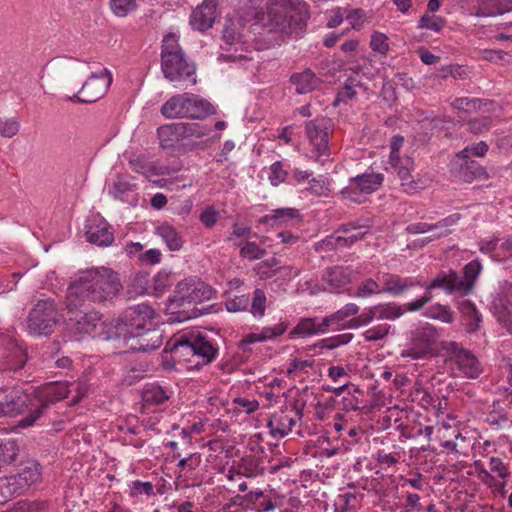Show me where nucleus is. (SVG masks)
Returning a JSON list of instances; mask_svg holds the SVG:
<instances>
[{
  "label": "nucleus",
  "mask_w": 512,
  "mask_h": 512,
  "mask_svg": "<svg viewBox=\"0 0 512 512\" xmlns=\"http://www.w3.org/2000/svg\"><path fill=\"white\" fill-rule=\"evenodd\" d=\"M217 0H203L190 15L191 26L200 32L209 29L216 18Z\"/></svg>",
  "instance_id": "nucleus-17"
},
{
  "label": "nucleus",
  "mask_w": 512,
  "mask_h": 512,
  "mask_svg": "<svg viewBox=\"0 0 512 512\" xmlns=\"http://www.w3.org/2000/svg\"><path fill=\"white\" fill-rule=\"evenodd\" d=\"M383 293V288L372 278H368L359 283L354 297L366 299L373 295H378Z\"/></svg>",
  "instance_id": "nucleus-46"
},
{
  "label": "nucleus",
  "mask_w": 512,
  "mask_h": 512,
  "mask_svg": "<svg viewBox=\"0 0 512 512\" xmlns=\"http://www.w3.org/2000/svg\"><path fill=\"white\" fill-rule=\"evenodd\" d=\"M216 291L199 278L190 277L176 285L174 295L170 298V309H176L185 303L197 304L215 297Z\"/></svg>",
  "instance_id": "nucleus-8"
},
{
  "label": "nucleus",
  "mask_w": 512,
  "mask_h": 512,
  "mask_svg": "<svg viewBox=\"0 0 512 512\" xmlns=\"http://www.w3.org/2000/svg\"><path fill=\"white\" fill-rule=\"evenodd\" d=\"M49 403L18 389H0V416L28 413L18 421L20 428L34 425L44 415Z\"/></svg>",
  "instance_id": "nucleus-3"
},
{
  "label": "nucleus",
  "mask_w": 512,
  "mask_h": 512,
  "mask_svg": "<svg viewBox=\"0 0 512 512\" xmlns=\"http://www.w3.org/2000/svg\"><path fill=\"white\" fill-rule=\"evenodd\" d=\"M352 339H353V334H351V333L339 334V335H335L330 338L323 339L321 341L320 346L322 348L332 350V349L338 348L342 345L348 344Z\"/></svg>",
  "instance_id": "nucleus-58"
},
{
  "label": "nucleus",
  "mask_w": 512,
  "mask_h": 512,
  "mask_svg": "<svg viewBox=\"0 0 512 512\" xmlns=\"http://www.w3.org/2000/svg\"><path fill=\"white\" fill-rule=\"evenodd\" d=\"M423 315L432 320H438L445 324H452L455 320V313L448 305L435 303L429 306Z\"/></svg>",
  "instance_id": "nucleus-37"
},
{
  "label": "nucleus",
  "mask_w": 512,
  "mask_h": 512,
  "mask_svg": "<svg viewBox=\"0 0 512 512\" xmlns=\"http://www.w3.org/2000/svg\"><path fill=\"white\" fill-rule=\"evenodd\" d=\"M112 83V75L106 68L94 72L82 85L79 95H74L78 102L94 103L105 95Z\"/></svg>",
  "instance_id": "nucleus-14"
},
{
  "label": "nucleus",
  "mask_w": 512,
  "mask_h": 512,
  "mask_svg": "<svg viewBox=\"0 0 512 512\" xmlns=\"http://www.w3.org/2000/svg\"><path fill=\"white\" fill-rule=\"evenodd\" d=\"M180 133L182 138H203L208 136L211 132V128L206 125L199 123H185L179 122Z\"/></svg>",
  "instance_id": "nucleus-43"
},
{
  "label": "nucleus",
  "mask_w": 512,
  "mask_h": 512,
  "mask_svg": "<svg viewBox=\"0 0 512 512\" xmlns=\"http://www.w3.org/2000/svg\"><path fill=\"white\" fill-rule=\"evenodd\" d=\"M370 47L374 52L385 55L389 50L387 36L381 32H374L371 36Z\"/></svg>",
  "instance_id": "nucleus-60"
},
{
  "label": "nucleus",
  "mask_w": 512,
  "mask_h": 512,
  "mask_svg": "<svg viewBox=\"0 0 512 512\" xmlns=\"http://www.w3.org/2000/svg\"><path fill=\"white\" fill-rule=\"evenodd\" d=\"M163 485H154L150 481L133 480L128 483L127 493L134 502L145 503L156 495H162Z\"/></svg>",
  "instance_id": "nucleus-20"
},
{
  "label": "nucleus",
  "mask_w": 512,
  "mask_h": 512,
  "mask_svg": "<svg viewBox=\"0 0 512 512\" xmlns=\"http://www.w3.org/2000/svg\"><path fill=\"white\" fill-rule=\"evenodd\" d=\"M169 399L167 391L161 386L152 384L143 391V400L148 404H162Z\"/></svg>",
  "instance_id": "nucleus-45"
},
{
  "label": "nucleus",
  "mask_w": 512,
  "mask_h": 512,
  "mask_svg": "<svg viewBox=\"0 0 512 512\" xmlns=\"http://www.w3.org/2000/svg\"><path fill=\"white\" fill-rule=\"evenodd\" d=\"M330 182L327 178L323 176H319L317 178H312L309 181V186L307 190L316 195H326L330 191Z\"/></svg>",
  "instance_id": "nucleus-61"
},
{
  "label": "nucleus",
  "mask_w": 512,
  "mask_h": 512,
  "mask_svg": "<svg viewBox=\"0 0 512 512\" xmlns=\"http://www.w3.org/2000/svg\"><path fill=\"white\" fill-rule=\"evenodd\" d=\"M161 70L164 77L182 85H194L197 82L196 66L178 43V36L167 34L162 41Z\"/></svg>",
  "instance_id": "nucleus-2"
},
{
  "label": "nucleus",
  "mask_w": 512,
  "mask_h": 512,
  "mask_svg": "<svg viewBox=\"0 0 512 512\" xmlns=\"http://www.w3.org/2000/svg\"><path fill=\"white\" fill-rule=\"evenodd\" d=\"M300 418L298 410H289L272 415L267 423L270 434L274 438H283L288 435L296 424V419Z\"/></svg>",
  "instance_id": "nucleus-19"
},
{
  "label": "nucleus",
  "mask_w": 512,
  "mask_h": 512,
  "mask_svg": "<svg viewBox=\"0 0 512 512\" xmlns=\"http://www.w3.org/2000/svg\"><path fill=\"white\" fill-rule=\"evenodd\" d=\"M266 295L265 292L257 288L253 292L250 312L254 317L262 318L266 311Z\"/></svg>",
  "instance_id": "nucleus-48"
},
{
  "label": "nucleus",
  "mask_w": 512,
  "mask_h": 512,
  "mask_svg": "<svg viewBox=\"0 0 512 512\" xmlns=\"http://www.w3.org/2000/svg\"><path fill=\"white\" fill-rule=\"evenodd\" d=\"M154 318V309L146 303L126 308L117 324L119 336L127 338L132 335H141L144 330L154 328Z\"/></svg>",
  "instance_id": "nucleus-7"
},
{
  "label": "nucleus",
  "mask_w": 512,
  "mask_h": 512,
  "mask_svg": "<svg viewBox=\"0 0 512 512\" xmlns=\"http://www.w3.org/2000/svg\"><path fill=\"white\" fill-rule=\"evenodd\" d=\"M419 283L412 277H401L396 274H387L383 277V293H389L393 296H401L409 289Z\"/></svg>",
  "instance_id": "nucleus-24"
},
{
  "label": "nucleus",
  "mask_w": 512,
  "mask_h": 512,
  "mask_svg": "<svg viewBox=\"0 0 512 512\" xmlns=\"http://www.w3.org/2000/svg\"><path fill=\"white\" fill-rule=\"evenodd\" d=\"M278 263V259L273 257L258 263L255 270L261 279H269L275 276V269Z\"/></svg>",
  "instance_id": "nucleus-57"
},
{
  "label": "nucleus",
  "mask_w": 512,
  "mask_h": 512,
  "mask_svg": "<svg viewBox=\"0 0 512 512\" xmlns=\"http://www.w3.org/2000/svg\"><path fill=\"white\" fill-rule=\"evenodd\" d=\"M58 319L59 314L53 300H38L27 318L28 332L34 336H48L53 332Z\"/></svg>",
  "instance_id": "nucleus-9"
},
{
  "label": "nucleus",
  "mask_w": 512,
  "mask_h": 512,
  "mask_svg": "<svg viewBox=\"0 0 512 512\" xmlns=\"http://www.w3.org/2000/svg\"><path fill=\"white\" fill-rule=\"evenodd\" d=\"M358 90L366 91L367 87L364 86L363 83H361L356 77H349L344 86L339 90L337 93L335 100H334V106H338L341 102H347L348 100L353 99Z\"/></svg>",
  "instance_id": "nucleus-36"
},
{
  "label": "nucleus",
  "mask_w": 512,
  "mask_h": 512,
  "mask_svg": "<svg viewBox=\"0 0 512 512\" xmlns=\"http://www.w3.org/2000/svg\"><path fill=\"white\" fill-rule=\"evenodd\" d=\"M510 3V0H478L474 15L477 17L501 15L511 9Z\"/></svg>",
  "instance_id": "nucleus-32"
},
{
  "label": "nucleus",
  "mask_w": 512,
  "mask_h": 512,
  "mask_svg": "<svg viewBox=\"0 0 512 512\" xmlns=\"http://www.w3.org/2000/svg\"><path fill=\"white\" fill-rule=\"evenodd\" d=\"M249 306L250 298L248 295H237L225 302V308L232 313L248 311Z\"/></svg>",
  "instance_id": "nucleus-54"
},
{
  "label": "nucleus",
  "mask_w": 512,
  "mask_h": 512,
  "mask_svg": "<svg viewBox=\"0 0 512 512\" xmlns=\"http://www.w3.org/2000/svg\"><path fill=\"white\" fill-rule=\"evenodd\" d=\"M180 128L179 122L160 126L157 129L160 146L165 149L174 147L182 139Z\"/></svg>",
  "instance_id": "nucleus-35"
},
{
  "label": "nucleus",
  "mask_w": 512,
  "mask_h": 512,
  "mask_svg": "<svg viewBox=\"0 0 512 512\" xmlns=\"http://www.w3.org/2000/svg\"><path fill=\"white\" fill-rule=\"evenodd\" d=\"M171 285V273L167 270H161L153 277L150 292H148V294L160 297L171 287Z\"/></svg>",
  "instance_id": "nucleus-40"
},
{
  "label": "nucleus",
  "mask_w": 512,
  "mask_h": 512,
  "mask_svg": "<svg viewBox=\"0 0 512 512\" xmlns=\"http://www.w3.org/2000/svg\"><path fill=\"white\" fill-rule=\"evenodd\" d=\"M436 339L437 331L432 325L425 324L417 327L411 332V343L402 350L401 356L411 359H424L430 354Z\"/></svg>",
  "instance_id": "nucleus-13"
},
{
  "label": "nucleus",
  "mask_w": 512,
  "mask_h": 512,
  "mask_svg": "<svg viewBox=\"0 0 512 512\" xmlns=\"http://www.w3.org/2000/svg\"><path fill=\"white\" fill-rule=\"evenodd\" d=\"M329 329L327 324L322 318L321 320L317 318H303L298 324L294 327V329L290 332V337L295 338L296 336H312L317 334H324L328 332Z\"/></svg>",
  "instance_id": "nucleus-28"
},
{
  "label": "nucleus",
  "mask_w": 512,
  "mask_h": 512,
  "mask_svg": "<svg viewBox=\"0 0 512 512\" xmlns=\"http://www.w3.org/2000/svg\"><path fill=\"white\" fill-rule=\"evenodd\" d=\"M187 106L188 118L201 119L215 113V109L211 103L193 94H188Z\"/></svg>",
  "instance_id": "nucleus-34"
},
{
  "label": "nucleus",
  "mask_w": 512,
  "mask_h": 512,
  "mask_svg": "<svg viewBox=\"0 0 512 512\" xmlns=\"http://www.w3.org/2000/svg\"><path fill=\"white\" fill-rule=\"evenodd\" d=\"M472 289L471 281L468 282L463 275L450 271L449 294L464 296L471 293Z\"/></svg>",
  "instance_id": "nucleus-41"
},
{
  "label": "nucleus",
  "mask_w": 512,
  "mask_h": 512,
  "mask_svg": "<svg viewBox=\"0 0 512 512\" xmlns=\"http://www.w3.org/2000/svg\"><path fill=\"white\" fill-rule=\"evenodd\" d=\"M442 349L446 353V361L454 375L475 379L483 372L477 357L461 344L454 341L443 342Z\"/></svg>",
  "instance_id": "nucleus-6"
},
{
  "label": "nucleus",
  "mask_w": 512,
  "mask_h": 512,
  "mask_svg": "<svg viewBox=\"0 0 512 512\" xmlns=\"http://www.w3.org/2000/svg\"><path fill=\"white\" fill-rule=\"evenodd\" d=\"M170 251H179L184 244V240L177 229L171 224L165 222L159 225L155 231Z\"/></svg>",
  "instance_id": "nucleus-33"
},
{
  "label": "nucleus",
  "mask_w": 512,
  "mask_h": 512,
  "mask_svg": "<svg viewBox=\"0 0 512 512\" xmlns=\"http://www.w3.org/2000/svg\"><path fill=\"white\" fill-rule=\"evenodd\" d=\"M129 165L137 173L148 176L154 171L152 163L145 155H136L130 158Z\"/></svg>",
  "instance_id": "nucleus-50"
},
{
  "label": "nucleus",
  "mask_w": 512,
  "mask_h": 512,
  "mask_svg": "<svg viewBox=\"0 0 512 512\" xmlns=\"http://www.w3.org/2000/svg\"><path fill=\"white\" fill-rule=\"evenodd\" d=\"M19 481L24 485L25 488L38 482L41 478V467L40 464L35 461L27 462L21 471L16 474Z\"/></svg>",
  "instance_id": "nucleus-38"
},
{
  "label": "nucleus",
  "mask_w": 512,
  "mask_h": 512,
  "mask_svg": "<svg viewBox=\"0 0 512 512\" xmlns=\"http://www.w3.org/2000/svg\"><path fill=\"white\" fill-rule=\"evenodd\" d=\"M379 320H395L401 317L405 309L401 305L394 303L377 304Z\"/></svg>",
  "instance_id": "nucleus-47"
},
{
  "label": "nucleus",
  "mask_w": 512,
  "mask_h": 512,
  "mask_svg": "<svg viewBox=\"0 0 512 512\" xmlns=\"http://www.w3.org/2000/svg\"><path fill=\"white\" fill-rule=\"evenodd\" d=\"M391 326L387 323L375 325L362 333L367 342H375L384 339L390 332Z\"/></svg>",
  "instance_id": "nucleus-52"
},
{
  "label": "nucleus",
  "mask_w": 512,
  "mask_h": 512,
  "mask_svg": "<svg viewBox=\"0 0 512 512\" xmlns=\"http://www.w3.org/2000/svg\"><path fill=\"white\" fill-rule=\"evenodd\" d=\"M86 238L88 242L101 247L110 246L114 241L108 222L96 217L86 224Z\"/></svg>",
  "instance_id": "nucleus-18"
},
{
  "label": "nucleus",
  "mask_w": 512,
  "mask_h": 512,
  "mask_svg": "<svg viewBox=\"0 0 512 512\" xmlns=\"http://www.w3.org/2000/svg\"><path fill=\"white\" fill-rule=\"evenodd\" d=\"M290 82L295 86L297 94H308L320 87L321 80L309 68L302 72L293 73Z\"/></svg>",
  "instance_id": "nucleus-23"
},
{
  "label": "nucleus",
  "mask_w": 512,
  "mask_h": 512,
  "mask_svg": "<svg viewBox=\"0 0 512 512\" xmlns=\"http://www.w3.org/2000/svg\"><path fill=\"white\" fill-rule=\"evenodd\" d=\"M392 169L398 174L401 186L407 193H415L423 187L420 181H415L411 176L413 161L410 157H403L397 163H390Z\"/></svg>",
  "instance_id": "nucleus-22"
},
{
  "label": "nucleus",
  "mask_w": 512,
  "mask_h": 512,
  "mask_svg": "<svg viewBox=\"0 0 512 512\" xmlns=\"http://www.w3.org/2000/svg\"><path fill=\"white\" fill-rule=\"evenodd\" d=\"M458 309L465 330L469 333L477 331L482 322V316L476 305L472 301L465 299L458 302Z\"/></svg>",
  "instance_id": "nucleus-26"
},
{
  "label": "nucleus",
  "mask_w": 512,
  "mask_h": 512,
  "mask_svg": "<svg viewBox=\"0 0 512 512\" xmlns=\"http://www.w3.org/2000/svg\"><path fill=\"white\" fill-rule=\"evenodd\" d=\"M67 309V326L78 339L84 336H95L97 329L102 328V316L97 311L83 312L80 308Z\"/></svg>",
  "instance_id": "nucleus-12"
},
{
  "label": "nucleus",
  "mask_w": 512,
  "mask_h": 512,
  "mask_svg": "<svg viewBox=\"0 0 512 512\" xmlns=\"http://www.w3.org/2000/svg\"><path fill=\"white\" fill-rule=\"evenodd\" d=\"M137 8V0H110V9L117 17H125Z\"/></svg>",
  "instance_id": "nucleus-49"
},
{
  "label": "nucleus",
  "mask_w": 512,
  "mask_h": 512,
  "mask_svg": "<svg viewBox=\"0 0 512 512\" xmlns=\"http://www.w3.org/2000/svg\"><path fill=\"white\" fill-rule=\"evenodd\" d=\"M188 93L170 98L162 107L161 113L165 118H188Z\"/></svg>",
  "instance_id": "nucleus-29"
},
{
  "label": "nucleus",
  "mask_w": 512,
  "mask_h": 512,
  "mask_svg": "<svg viewBox=\"0 0 512 512\" xmlns=\"http://www.w3.org/2000/svg\"><path fill=\"white\" fill-rule=\"evenodd\" d=\"M485 173V169L474 160H465L459 171L460 177L465 182H472L474 179L481 178Z\"/></svg>",
  "instance_id": "nucleus-44"
},
{
  "label": "nucleus",
  "mask_w": 512,
  "mask_h": 512,
  "mask_svg": "<svg viewBox=\"0 0 512 512\" xmlns=\"http://www.w3.org/2000/svg\"><path fill=\"white\" fill-rule=\"evenodd\" d=\"M2 483H4V487L7 490V497L11 500L12 498L22 494L26 489L24 485L19 481L17 475H12L10 477L0 478Z\"/></svg>",
  "instance_id": "nucleus-55"
},
{
  "label": "nucleus",
  "mask_w": 512,
  "mask_h": 512,
  "mask_svg": "<svg viewBox=\"0 0 512 512\" xmlns=\"http://www.w3.org/2000/svg\"><path fill=\"white\" fill-rule=\"evenodd\" d=\"M374 320H379L377 305L366 307L359 315L349 320L347 327L359 329L371 324Z\"/></svg>",
  "instance_id": "nucleus-39"
},
{
  "label": "nucleus",
  "mask_w": 512,
  "mask_h": 512,
  "mask_svg": "<svg viewBox=\"0 0 512 512\" xmlns=\"http://www.w3.org/2000/svg\"><path fill=\"white\" fill-rule=\"evenodd\" d=\"M121 289L119 275L111 268L87 269L68 286L65 306L71 310L84 306L86 302L112 303Z\"/></svg>",
  "instance_id": "nucleus-1"
},
{
  "label": "nucleus",
  "mask_w": 512,
  "mask_h": 512,
  "mask_svg": "<svg viewBox=\"0 0 512 512\" xmlns=\"http://www.w3.org/2000/svg\"><path fill=\"white\" fill-rule=\"evenodd\" d=\"M170 351L187 361H191L190 357L197 358L195 365L199 366L211 363L218 354V347L206 334L190 331L175 339Z\"/></svg>",
  "instance_id": "nucleus-5"
},
{
  "label": "nucleus",
  "mask_w": 512,
  "mask_h": 512,
  "mask_svg": "<svg viewBox=\"0 0 512 512\" xmlns=\"http://www.w3.org/2000/svg\"><path fill=\"white\" fill-rule=\"evenodd\" d=\"M174 458H179L177 464V480L185 487L199 486L202 482L199 468L202 463V458L199 453H191L186 457L181 458L180 453H175Z\"/></svg>",
  "instance_id": "nucleus-15"
},
{
  "label": "nucleus",
  "mask_w": 512,
  "mask_h": 512,
  "mask_svg": "<svg viewBox=\"0 0 512 512\" xmlns=\"http://www.w3.org/2000/svg\"><path fill=\"white\" fill-rule=\"evenodd\" d=\"M219 217V212L213 206H208L200 213L199 220L207 229H211L215 226Z\"/></svg>",
  "instance_id": "nucleus-63"
},
{
  "label": "nucleus",
  "mask_w": 512,
  "mask_h": 512,
  "mask_svg": "<svg viewBox=\"0 0 512 512\" xmlns=\"http://www.w3.org/2000/svg\"><path fill=\"white\" fill-rule=\"evenodd\" d=\"M301 220L299 210L295 208H278L271 211L270 214L263 216L260 223L269 224L272 227L293 224Z\"/></svg>",
  "instance_id": "nucleus-25"
},
{
  "label": "nucleus",
  "mask_w": 512,
  "mask_h": 512,
  "mask_svg": "<svg viewBox=\"0 0 512 512\" xmlns=\"http://www.w3.org/2000/svg\"><path fill=\"white\" fill-rule=\"evenodd\" d=\"M128 338H138L137 344L131 345V349L140 352L156 350L162 345V332L156 328L144 330L141 335H132Z\"/></svg>",
  "instance_id": "nucleus-31"
},
{
  "label": "nucleus",
  "mask_w": 512,
  "mask_h": 512,
  "mask_svg": "<svg viewBox=\"0 0 512 512\" xmlns=\"http://www.w3.org/2000/svg\"><path fill=\"white\" fill-rule=\"evenodd\" d=\"M383 180L384 176L381 173L365 172L352 178L349 185L341 191V194L344 199L355 203H362L367 195L379 189Z\"/></svg>",
  "instance_id": "nucleus-10"
},
{
  "label": "nucleus",
  "mask_w": 512,
  "mask_h": 512,
  "mask_svg": "<svg viewBox=\"0 0 512 512\" xmlns=\"http://www.w3.org/2000/svg\"><path fill=\"white\" fill-rule=\"evenodd\" d=\"M481 100L478 98L459 97L452 102L453 108L465 112H472L480 108Z\"/></svg>",
  "instance_id": "nucleus-59"
},
{
  "label": "nucleus",
  "mask_w": 512,
  "mask_h": 512,
  "mask_svg": "<svg viewBox=\"0 0 512 512\" xmlns=\"http://www.w3.org/2000/svg\"><path fill=\"white\" fill-rule=\"evenodd\" d=\"M359 306L355 303H348L333 314L324 317L328 329L340 330L341 328H348L347 324L349 317H356L359 313Z\"/></svg>",
  "instance_id": "nucleus-27"
},
{
  "label": "nucleus",
  "mask_w": 512,
  "mask_h": 512,
  "mask_svg": "<svg viewBox=\"0 0 512 512\" xmlns=\"http://www.w3.org/2000/svg\"><path fill=\"white\" fill-rule=\"evenodd\" d=\"M369 230L370 225L368 224H358L350 222L341 225V227L336 231V234L343 233V235H339V240L342 243V247H344L350 246L355 242L363 239V237L369 232Z\"/></svg>",
  "instance_id": "nucleus-30"
},
{
  "label": "nucleus",
  "mask_w": 512,
  "mask_h": 512,
  "mask_svg": "<svg viewBox=\"0 0 512 512\" xmlns=\"http://www.w3.org/2000/svg\"><path fill=\"white\" fill-rule=\"evenodd\" d=\"M235 245L240 248V256L249 261L262 259L267 254V251L255 242L245 241Z\"/></svg>",
  "instance_id": "nucleus-42"
},
{
  "label": "nucleus",
  "mask_w": 512,
  "mask_h": 512,
  "mask_svg": "<svg viewBox=\"0 0 512 512\" xmlns=\"http://www.w3.org/2000/svg\"><path fill=\"white\" fill-rule=\"evenodd\" d=\"M287 328L288 326L286 323L279 322L272 326L263 327L258 334L259 337H261V342H264L283 335L287 331Z\"/></svg>",
  "instance_id": "nucleus-56"
},
{
  "label": "nucleus",
  "mask_w": 512,
  "mask_h": 512,
  "mask_svg": "<svg viewBox=\"0 0 512 512\" xmlns=\"http://www.w3.org/2000/svg\"><path fill=\"white\" fill-rule=\"evenodd\" d=\"M322 279L328 291L338 293L351 282V269L344 266L327 268Z\"/></svg>",
  "instance_id": "nucleus-21"
},
{
  "label": "nucleus",
  "mask_w": 512,
  "mask_h": 512,
  "mask_svg": "<svg viewBox=\"0 0 512 512\" xmlns=\"http://www.w3.org/2000/svg\"><path fill=\"white\" fill-rule=\"evenodd\" d=\"M446 21L440 16L425 13L419 20L418 27L421 29H428L434 32H439L445 25Z\"/></svg>",
  "instance_id": "nucleus-53"
},
{
  "label": "nucleus",
  "mask_w": 512,
  "mask_h": 512,
  "mask_svg": "<svg viewBox=\"0 0 512 512\" xmlns=\"http://www.w3.org/2000/svg\"><path fill=\"white\" fill-rule=\"evenodd\" d=\"M287 174V171L283 169L282 162L277 161L270 166V173L268 178L273 186H277L285 181Z\"/></svg>",
  "instance_id": "nucleus-64"
},
{
  "label": "nucleus",
  "mask_w": 512,
  "mask_h": 512,
  "mask_svg": "<svg viewBox=\"0 0 512 512\" xmlns=\"http://www.w3.org/2000/svg\"><path fill=\"white\" fill-rule=\"evenodd\" d=\"M333 131L334 123L328 117H318L305 123L306 136L318 157L328 153Z\"/></svg>",
  "instance_id": "nucleus-11"
},
{
  "label": "nucleus",
  "mask_w": 512,
  "mask_h": 512,
  "mask_svg": "<svg viewBox=\"0 0 512 512\" xmlns=\"http://www.w3.org/2000/svg\"><path fill=\"white\" fill-rule=\"evenodd\" d=\"M132 185L125 179L118 178L109 186V194L115 199H123L125 194L129 192Z\"/></svg>",
  "instance_id": "nucleus-62"
},
{
  "label": "nucleus",
  "mask_w": 512,
  "mask_h": 512,
  "mask_svg": "<svg viewBox=\"0 0 512 512\" xmlns=\"http://www.w3.org/2000/svg\"><path fill=\"white\" fill-rule=\"evenodd\" d=\"M488 151V145L484 141L472 143L462 149L457 156L463 160H471L472 156L483 157Z\"/></svg>",
  "instance_id": "nucleus-51"
},
{
  "label": "nucleus",
  "mask_w": 512,
  "mask_h": 512,
  "mask_svg": "<svg viewBox=\"0 0 512 512\" xmlns=\"http://www.w3.org/2000/svg\"><path fill=\"white\" fill-rule=\"evenodd\" d=\"M270 15L275 26L287 35L303 31L310 17L303 0H273Z\"/></svg>",
  "instance_id": "nucleus-4"
},
{
  "label": "nucleus",
  "mask_w": 512,
  "mask_h": 512,
  "mask_svg": "<svg viewBox=\"0 0 512 512\" xmlns=\"http://www.w3.org/2000/svg\"><path fill=\"white\" fill-rule=\"evenodd\" d=\"M459 220L460 214L455 213L433 224L426 222L410 224L407 226L406 230L410 234H424L427 232H437V235L434 236V238H443L452 232L451 227L457 225Z\"/></svg>",
  "instance_id": "nucleus-16"
}]
</instances>
